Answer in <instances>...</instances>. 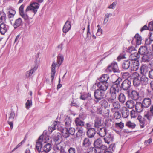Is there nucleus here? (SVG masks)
Here are the masks:
<instances>
[{
    "label": "nucleus",
    "instance_id": "nucleus-1",
    "mask_svg": "<svg viewBox=\"0 0 153 153\" xmlns=\"http://www.w3.org/2000/svg\"><path fill=\"white\" fill-rule=\"evenodd\" d=\"M63 59L64 58L63 56L61 55H59L57 57V63H56L54 62H53L52 63L51 66V78L52 81H53V79L56 73L55 70L56 67V66L57 67H59L62 62Z\"/></svg>",
    "mask_w": 153,
    "mask_h": 153
},
{
    "label": "nucleus",
    "instance_id": "nucleus-2",
    "mask_svg": "<svg viewBox=\"0 0 153 153\" xmlns=\"http://www.w3.org/2000/svg\"><path fill=\"white\" fill-rule=\"evenodd\" d=\"M44 138L45 140V142H48V140H49V137H46V135L44 136L43 135H41L38 139L36 143L35 150L36 152L41 151Z\"/></svg>",
    "mask_w": 153,
    "mask_h": 153
},
{
    "label": "nucleus",
    "instance_id": "nucleus-3",
    "mask_svg": "<svg viewBox=\"0 0 153 153\" xmlns=\"http://www.w3.org/2000/svg\"><path fill=\"white\" fill-rule=\"evenodd\" d=\"M96 86L98 87L99 89L105 92L108 87L109 84L108 82H105L99 81V82L95 83L92 88H95Z\"/></svg>",
    "mask_w": 153,
    "mask_h": 153
},
{
    "label": "nucleus",
    "instance_id": "nucleus-4",
    "mask_svg": "<svg viewBox=\"0 0 153 153\" xmlns=\"http://www.w3.org/2000/svg\"><path fill=\"white\" fill-rule=\"evenodd\" d=\"M40 4L37 2L30 3V5L27 7L25 10L26 12L29 11H32L34 13V15L36 14L39 9Z\"/></svg>",
    "mask_w": 153,
    "mask_h": 153
},
{
    "label": "nucleus",
    "instance_id": "nucleus-5",
    "mask_svg": "<svg viewBox=\"0 0 153 153\" xmlns=\"http://www.w3.org/2000/svg\"><path fill=\"white\" fill-rule=\"evenodd\" d=\"M105 94V91L99 88L95 90L94 92L95 98L97 100V102L103 98Z\"/></svg>",
    "mask_w": 153,
    "mask_h": 153
},
{
    "label": "nucleus",
    "instance_id": "nucleus-6",
    "mask_svg": "<svg viewBox=\"0 0 153 153\" xmlns=\"http://www.w3.org/2000/svg\"><path fill=\"white\" fill-rule=\"evenodd\" d=\"M107 72H117L119 71V69L117 63L114 62L111 63L108 66L107 69Z\"/></svg>",
    "mask_w": 153,
    "mask_h": 153
},
{
    "label": "nucleus",
    "instance_id": "nucleus-7",
    "mask_svg": "<svg viewBox=\"0 0 153 153\" xmlns=\"http://www.w3.org/2000/svg\"><path fill=\"white\" fill-rule=\"evenodd\" d=\"M131 86V81L128 79H126L121 84L120 88L124 91H127L129 89Z\"/></svg>",
    "mask_w": 153,
    "mask_h": 153
},
{
    "label": "nucleus",
    "instance_id": "nucleus-8",
    "mask_svg": "<svg viewBox=\"0 0 153 153\" xmlns=\"http://www.w3.org/2000/svg\"><path fill=\"white\" fill-rule=\"evenodd\" d=\"M144 116L150 122L153 117V104L150 106L149 110L145 112Z\"/></svg>",
    "mask_w": 153,
    "mask_h": 153
},
{
    "label": "nucleus",
    "instance_id": "nucleus-9",
    "mask_svg": "<svg viewBox=\"0 0 153 153\" xmlns=\"http://www.w3.org/2000/svg\"><path fill=\"white\" fill-rule=\"evenodd\" d=\"M128 96L131 99L135 100H137L139 98L140 96L138 92L135 90H131V92L129 91H128Z\"/></svg>",
    "mask_w": 153,
    "mask_h": 153
},
{
    "label": "nucleus",
    "instance_id": "nucleus-10",
    "mask_svg": "<svg viewBox=\"0 0 153 153\" xmlns=\"http://www.w3.org/2000/svg\"><path fill=\"white\" fill-rule=\"evenodd\" d=\"M142 38L138 33L136 34L133 39L131 43L132 44H136L137 45H139L141 44Z\"/></svg>",
    "mask_w": 153,
    "mask_h": 153
},
{
    "label": "nucleus",
    "instance_id": "nucleus-11",
    "mask_svg": "<svg viewBox=\"0 0 153 153\" xmlns=\"http://www.w3.org/2000/svg\"><path fill=\"white\" fill-rule=\"evenodd\" d=\"M133 75L135 76L134 78L133 85L135 87H138L141 85L140 79V75L137 72H135Z\"/></svg>",
    "mask_w": 153,
    "mask_h": 153
},
{
    "label": "nucleus",
    "instance_id": "nucleus-12",
    "mask_svg": "<svg viewBox=\"0 0 153 153\" xmlns=\"http://www.w3.org/2000/svg\"><path fill=\"white\" fill-rule=\"evenodd\" d=\"M71 21L70 19L66 21L62 28V31L64 33H66L71 29Z\"/></svg>",
    "mask_w": 153,
    "mask_h": 153
},
{
    "label": "nucleus",
    "instance_id": "nucleus-13",
    "mask_svg": "<svg viewBox=\"0 0 153 153\" xmlns=\"http://www.w3.org/2000/svg\"><path fill=\"white\" fill-rule=\"evenodd\" d=\"M108 102L111 103V105L113 107L111 110L113 111L114 110H117L120 108V105L119 102L117 101L114 100Z\"/></svg>",
    "mask_w": 153,
    "mask_h": 153
},
{
    "label": "nucleus",
    "instance_id": "nucleus-14",
    "mask_svg": "<svg viewBox=\"0 0 153 153\" xmlns=\"http://www.w3.org/2000/svg\"><path fill=\"white\" fill-rule=\"evenodd\" d=\"M139 122V124L141 128H143L147 124L145 119L140 115H139L137 118Z\"/></svg>",
    "mask_w": 153,
    "mask_h": 153
},
{
    "label": "nucleus",
    "instance_id": "nucleus-15",
    "mask_svg": "<svg viewBox=\"0 0 153 153\" xmlns=\"http://www.w3.org/2000/svg\"><path fill=\"white\" fill-rule=\"evenodd\" d=\"M141 57L142 61L144 62H149L152 59V55L148 53L142 55Z\"/></svg>",
    "mask_w": 153,
    "mask_h": 153
},
{
    "label": "nucleus",
    "instance_id": "nucleus-16",
    "mask_svg": "<svg viewBox=\"0 0 153 153\" xmlns=\"http://www.w3.org/2000/svg\"><path fill=\"white\" fill-rule=\"evenodd\" d=\"M9 29V26L5 23H2L0 25V32L2 35H4Z\"/></svg>",
    "mask_w": 153,
    "mask_h": 153
},
{
    "label": "nucleus",
    "instance_id": "nucleus-17",
    "mask_svg": "<svg viewBox=\"0 0 153 153\" xmlns=\"http://www.w3.org/2000/svg\"><path fill=\"white\" fill-rule=\"evenodd\" d=\"M142 103L144 108H148L151 104V99L149 98H145L143 100Z\"/></svg>",
    "mask_w": 153,
    "mask_h": 153
},
{
    "label": "nucleus",
    "instance_id": "nucleus-18",
    "mask_svg": "<svg viewBox=\"0 0 153 153\" xmlns=\"http://www.w3.org/2000/svg\"><path fill=\"white\" fill-rule=\"evenodd\" d=\"M136 111L139 113L142 112L144 108L143 104L140 102H137L135 104L134 106Z\"/></svg>",
    "mask_w": 153,
    "mask_h": 153
},
{
    "label": "nucleus",
    "instance_id": "nucleus-19",
    "mask_svg": "<svg viewBox=\"0 0 153 153\" xmlns=\"http://www.w3.org/2000/svg\"><path fill=\"white\" fill-rule=\"evenodd\" d=\"M113 134H109L104 138V139L105 142L108 144L113 141Z\"/></svg>",
    "mask_w": 153,
    "mask_h": 153
},
{
    "label": "nucleus",
    "instance_id": "nucleus-20",
    "mask_svg": "<svg viewBox=\"0 0 153 153\" xmlns=\"http://www.w3.org/2000/svg\"><path fill=\"white\" fill-rule=\"evenodd\" d=\"M74 122L77 128L82 127L84 126L85 122L79 117L76 118Z\"/></svg>",
    "mask_w": 153,
    "mask_h": 153
},
{
    "label": "nucleus",
    "instance_id": "nucleus-21",
    "mask_svg": "<svg viewBox=\"0 0 153 153\" xmlns=\"http://www.w3.org/2000/svg\"><path fill=\"white\" fill-rule=\"evenodd\" d=\"M141 85L145 86L147 85L149 82V78L145 75H143L140 78Z\"/></svg>",
    "mask_w": 153,
    "mask_h": 153
},
{
    "label": "nucleus",
    "instance_id": "nucleus-22",
    "mask_svg": "<svg viewBox=\"0 0 153 153\" xmlns=\"http://www.w3.org/2000/svg\"><path fill=\"white\" fill-rule=\"evenodd\" d=\"M132 64L130 65L132 71H135L139 68V62L138 61H131Z\"/></svg>",
    "mask_w": 153,
    "mask_h": 153
},
{
    "label": "nucleus",
    "instance_id": "nucleus-23",
    "mask_svg": "<svg viewBox=\"0 0 153 153\" xmlns=\"http://www.w3.org/2000/svg\"><path fill=\"white\" fill-rule=\"evenodd\" d=\"M121 113L123 117L124 118H126L129 115V111L127 108L124 107L122 108Z\"/></svg>",
    "mask_w": 153,
    "mask_h": 153
},
{
    "label": "nucleus",
    "instance_id": "nucleus-24",
    "mask_svg": "<svg viewBox=\"0 0 153 153\" xmlns=\"http://www.w3.org/2000/svg\"><path fill=\"white\" fill-rule=\"evenodd\" d=\"M140 57L139 54L136 52L131 53L130 55V59L131 61H137Z\"/></svg>",
    "mask_w": 153,
    "mask_h": 153
},
{
    "label": "nucleus",
    "instance_id": "nucleus-25",
    "mask_svg": "<svg viewBox=\"0 0 153 153\" xmlns=\"http://www.w3.org/2000/svg\"><path fill=\"white\" fill-rule=\"evenodd\" d=\"M149 67L146 65H143L140 68L141 73L144 75L149 71Z\"/></svg>",
    "mask_w": 153,
    "mask_h": 153
},
{
    "label": "nucleus",
    "instance_id": "nucleus-26",
    "mask_svg": "<svg viewBox=\"0 0 153 153\" xmlns=\"http://www.w3.org/2000/svg\"><path fill=\"white\" fill-rule=\"evenodd\" d=\"M96 132L94 128H91L87 131V134L88 137L92 138L94 137Z\"/></svg>",
    "mask_w": 153,
    "mask_h": 153
},
{
    "label": "nucleus",
    "instance_id": "nucleus-27",
    "mask_svg": "<svg viewBox=\"0 0 153 153\" xmlns=\"http://www.w3.org/2000/svg\"><path fill=\"white\" fill-rule=\"evenodd\" d=\"M131 61L127 60L124 61L122 64V68L124 70L128 69L130 66Z\"/></svg>",
    "mask_w": 153,
    "mask_h": 153
},
{
    "label": "nucleus",
    "instance_id": "nucleus-28",
    "mask_svg": "<svg viewBox=\"0 0 153 153\" xmlns=\"http://www.w3.org/2000/svg\"><path fill=\"white\" fill-rule=\"evenodd\" d=\"M138 52L139 54H140L141 55L148 53L147 52V48L145 46H141L139 48Z\"/></svg>",
    "mask_w": 153,
    "mask_h": 153
},
{
    "label": "nucleus",
    "instance_id": "nucleus-29",
    "mask_svg": "<svg viewBox=\"0 0 153 153\" xmlns=\"http://www.w3.org/2000/svg\"><path fill=\"white\" fill-rule=\"evenodd\" d=\"M109 78V76L108 74H104L99 78V80L101 82H108V81Z\"/></svg>",
    "mask_w": 153,
    "mask_h": 153
},
{
    "label": "nucleus",
    "instance_id": "nucleus-30",
    "mask_svg": "<svg viewBox=\"0 0 153 153\" xmlns=\"http://www.w3.org/2000/svg\"><path fill=\"white\" fill-rule=\"evenodd\" d=\"M6 16L5 13L3 11H0V23H4L6 22Z\"/></svg>",
    "mask_w": 153,
    "mask_h": 153
},
{
    "label": "nucleus",
    "instance_id": "nucleus-31",
    "mask_svg": "<svg viewBox=\"0 0 153 153\" xmlns=\"http://www.w3.org/2000/svg\"><path fill=\"white\" fill-rule=\"evenodd\" d=\"M94 127L97 128H99L102 125L101 119L100 118L97 117L94 121Z\"/></svg>",
    "mask_w": 153,
    "mask_h": 153
},
{
    "label": "nucleus",
    "instance_id": "nucleus-32",
    "mask_svg": "<svg viewBox=\"0 0 153 153\" xmlns=\"http://www.w3.org/2000/svg\"><path fill=\"white\" fill-rule=\"evenodd\" d=\"M135 104V102L131 100H128L126 103V106L129 108H133L134 107Z\"/></svg>",
    "mask_w": 153,
    "mask_h": 153
},
{
    "label": "nucleus",
    "instance_id": "nucleus-33",
    "mask_svg": "<svg viewBox=\"0 0 153 153\" xmlns=\"http://www.w3.org/2000/svg\"><path fill=\"white\" fill-rule=\"evenodd\" d=\"M22 24V20L21 18H19L15 20L13 25L15 28H16L20 26Z\"/></svg>",
    "mask_w": 153,
    "mask_h": 153
},
{
    "label": "nucleus",
    "instance_id": "nucleus-34",
    "mask_svg": "<svg viewBox=\"0 0 153 153\" xmlns=\"http://www.w3.org/2000/svg\"><path fill=\"white\" fill-rule=\"evenodd\" d=\"M118 99L119 101L123 104L125 102L126 97L124 94L120 93L118 95Z\"/></svg>",
    "mask_w": 153,
    "mask_h": 153
},
{
    "label": "nucleus",
    "instance_id": "nucleus-35",
    "mask_svg": "<svg viewBox=\"0 0 153 153\" xmlns=\"http://www.w3.org/2000/svg\"><path fill=\"white\" fill-rule=\"evenodd\" d=\"M61 135L59 133L56 134L53 137V140L55 143H61Z\"/></svg>",
    "mask_w": 153,
    "mask_h": 153
},
{
    "label": "nucleus",
    "instance_id": "nucleus-36",
    "mask_svg": "<svg viewBox=\"0 0 153 153\" xmlns=\"http://www.w3.org/2000/svg\"><path fill=\"white\" fill-rule=\"evenodd\" d=\"M52 148L51 144L48 143L44 145L42 148V149L44 152H45L47 153L51 150Z\"/></svg>",
    "mask_w": 153,
    "mask_h": 153
},
{
    "label": "nucleus",
    "instance_id": "nucleus-37",
    "mask_svg": "<svg viewBox=\"0 0 153 153\" xmlns=\"http://www.w3.org/2000/svg\"><path fill=\"white\" fill-rule=\"evenodd\" d=\"M66 130L67 128H62L61 130L62 137L65 138H68L70 135L68 131Z\"/></svg>",
    "mask_w": 153,
    "mask_h": 153
},
{
    "label": "nucleus",
    "instance_id": "nucleus-38",
    "mask_svg": "<svg viewBox=\"0 0 153 153\" xmlns=\"http://www.w3.org/2000/svg\"><path fill=\"white\" fill-rule=\"evenodd\" d=\"M97 133L101 137L105 136L106 134V128L105 127L100 128L99 131L98 132H97Z\"/></svg>",
    "mask_w": 153,
    "mask_h": 153
},
{
    "label": "nucleus",
    "instance_id": "nucleus-39",
    "mask_svg": "<svg viewBox=\"0 0 153 153\" xmlns=\"http://www.w3.org/2000/svg\"><path fill=\"white\" fill-rule=\"evenodd\" d=\"M78 131L76 133V135L77 137H80L84 134V132L83 131V129L82 127L77 128Z\"/></svg>",
    "mask_w": 153,
    "mask_h": 153
},
{
    "label": "nucleus",
    "instance_id": "nucleus-40",
    "mask_svg": "<svg viewBox=\"0 0 153 153\" xmlns=\"http://www.w3.org/2000/svg\"><path fill=\"white\" fill-rule=\"evenodd\" d=\"M64 147L62 146L60 143H55V144L54 145L53 149L55 151H57L61 150Z\"/></svg>",
    "mask_w": 153,
    "mask_h": 153
},
{
    "label": "nucleus",
    "instance_id": "nucleus-41",
    "mask_svg": "<svg viewBox=\"0 0 153 153\" xmlns=\"http://www.w3.org/2000/svg\"><path fill=\"white\" fill-rule=\"evenodd\" d=\"M100 105L102 108H106L108 106V102L105 99H104L100 102Z\"/></svg>",
    "mask_w": 153,
    "mask_h": 153
},
{
    "label": "nucleus",
    "instance_id": "nucleus-42",
    "mask_svg": "<svg viewBox=\"0 0 153 153\" xmlns=\"http://www.w3.org/2000/svg\"><path fill=\"white\" fill-rule=\"evenodd\" d=\"M80 99L83 100H88L91 99V94L89 93L84 94L81 95Z\"/></svg>",
    "mask_w": 153,
    "mask_h": 153
},
{
    "label": "nucleus",
    "instance_id": "nucleus-43",
    "mask_svg": "<svg viewBox=\"0 0 153 153\" xmlns=\"http://www.w3.org/2000/svg\"><path fill=\"white\" fill-rule=\"evenodd\" d=\"M122 79L120 78H118L117 79L114 83V85L113 87H114L115 88H120L121 85H120V83L122 82Z\"/></svg>",
    "mask_w": 153,
    "mask_h": 153
},
{
    "label": "nucleus",
    "instance_id": "nucleus-44",
    "mask_svg": "<svg viewBox=\"0 0 153 153\" xmlns=\"http://www.w3.org/2000/svg\"><path fill=\"white\" fill-rule=\"evenodd\" d=\"M65 122L66 128H69L70 127L71 121L69 117L67 116L66 117L65 120Z\"/></svg>",
    "mask_w": 153,
    "mask_h": 153
},
{
    "label": "nucleus",
    "instance_id": "nucleus-45",
    "mask_svg": "<svg viewBox=\"0 0 153 153\" xmlns=\"http://www.w3.org/2000/svg\"><path fill=\"white\" fill-rule=\"evenodd\" d=\"M91 144V142L90 141L89 139L88 138L84 139L83 141L82 145L83 146L85 147L89 146Z\"/></svg>",
    "mask_w": 153,
    "mask_h": 153
},
{
    "label": "nucleus",
    "instance_id": "nucleus-46",
    "mask_svg": "<svg viewBox=\"0 0 153 153\" xmlns=\"http://www.w3.org/2000/svg\"><path fill=\"white\" fill-rule=\"evenodd\" d=\"M102 141L100 139H98L94 143V145L96 148H99L102 144Z\"/></svg>",
    "mask_w": 153,
    "mask_h": 153
},
{
    "label": "nucleus",
    "instance_id": "nucleus-47",
    "mask_svg": "<svg viewBox=\"0 0 153 153\" xmlns=\"http://www.w3.org/2000/svg\"><path fill=\"white\" fill-rule=\"evenodd\" d=\"M15 11L12 9L9 10L8 14V16L9 18L10 19L13 18L16 14Z\"/></svg>",
    "mask_w": 153,
    "mask_h": 153
},
{
    "label": "nucleus",
    "instance_id": "nucleus-48",
    "mask_svg": "<svg viewBox=\"0 0 153 153\" xmlns=\"http://www.w3.org/2000/svg\"><path fill=\"white\" fill-rule=\"evenodd\" d=\"M117 95L110 92V97L108 99V102L116 100L115 99L116 98Z\"/></svg>",
    "mask_w": 153,
    "mask_h": 153
},
{
    "label": "nucleus",
    "instance_id": "nucleus-49",
    "mask_svg": "<svg viewBox=\"0 0 153 153\" xmlns=\"http://www.w3.org/2000/svg\"><path fill=\"white\" fill-rule=\"evenodd\" d=\"M126 125L128 128L132 129L134 128L136 126V124L134 123L128 121L126 123Z\"/></svg>",
    "mask_w": 153,
    "mask_h": 153
},
{
    "label": "nucleus",
    "instance_id": "nucleus-50",
    "mask_svg": "<svg viewBox=\"0 0 153 153\" xmlns=\"http://www.w3.org/2000/svg\"><path fill=\"white\" fill-rule=\"evenodd\" d=\"M119 91V88L114 87H111V88L110 92L117 95Z\"/></svg>",
    "mask_w": 153,
    "mask_h": 153
},
{
    "label": "nucleus",
    "instance_id": "nucleus-51",
    "mask_svg": "<svg viewBox=\"0 0 153 153\" xmlns=\"http://www.w3.org/2000/svg\"><path fill=\"white\" fill-rule=\"evenodd\" d=\"M67 128V130L68 131V132L70 135H73L75 131V129L72 127H69V128Z\"/></svg>",
    "mask_w": 153,
    "mask_h": 153
},
{
    "label": "nucleus",
    "instance_id": "nucleus-52",
    "mask_svg": "<svg viewBox=\"0 0 153 153\" xmlns=\"http://www.w3.org/2000/svg\"><path fill=\"white\" fill-rule=\"evenodd\" d=\"M87 153H97V150L95 148L90 147L87 149Z\"/></svg>",
    "mask_w": 153,
    "mask_h": 153
},
{
    "label": "nucleus",
    "instance_id": "nucleus-53",
    "mask_svg": "<svg viewBox=\"0 0 153 153\" xmlns=\"http://www.w3.org/2000/svg\"><path fill=\"white\" fill-rule=\"evenodd\" d=\"M15 117V113L14 111L13 110H11L10 114L9 117L8 118L9 120L13 121L14 118Z\"/></svg>",
    "mask_w": 153,
    "mask_h": 153
},
{
    "label": "nucleus",
    "instance_id": "nucleus-54",
    "mask_svg": "<svg viewBox=\"0 0 153 153\" xmlns=\"http://www.w3.org/2000/svg\"><path fill=\"white\" fill-rule=\"evenodd\" d=\"M112 14L111 13H106L105 16V18L104 19V21L103 22L104 23L106 24L107 22L108 21V18L109 17H111L112 16Z\"/></svg>",
    "mask_w": 153,
    "mask_h": 153
},
{
    "label": "nucleus",
    "instance_id": "nucleus-55",
    "mask_svg": "<svg viewBox=\"0 0 153 153\" xmlns=\"http://www.w3.org/2000/svg\"><path fill=\"white\" fill-rule=\"evenodd\" d=\"M136 50L134 47H130L128 48L127 51L129 53H132L136 51Z\"/></svg>",
    "mask_w": 153,
    "mask_h": 153
},
{
    "label": "nucleus",
    "instance_id": "nucleus-56",
    "mask_svg": "<svg viewBox=\"0 0 153 153\" xmlns=\"http://www.w3.org/2000/svg\"><path fill=\"white\" fill-rule=\"evenodd\" d=\"M137 111H135L134 110H132L130 113L131 117L132 118H135L137 116L138 113Z\"/></svg>",
    "mask_w": 153,
    "mask_h": 153
},
{
    "label": "nucleus",
    "instance_id": "nucleus-57",
    "mask_svg": "<svg viewBox=\"0 0 153 153\" xmlns=\"http://www.w3.org/2000/svg\"><path fill=\"white\" fill-rule=\"evenodd\" d=\"M32 19V18H30L29 19L25 21V27H27V26H29V27H30V25L32 22V21L31 20Z\"/></svg>",
    "mask_w": 153,
    "mask_h": 153
},
{
    "label": "nucleus",
    "instance_id": "nucleus-58",
    "mask_svg": "<svg viewBox=\"0 0 153 153\" xmlns=\"http://www.w3.org/2000/svg\"><path fill=\"white\" fill-rule=\"evenodd\" d=\"M90 22H88L87 31V38H91V33L90 32Z\"/></svg>",
    "mask_w": 153,
    "mask_h": 153
},
{
    "label": "nucleus",
    "instance_id": "nucleus-59",
    "mask_svg": "<svg viewBox=\"0 0 153 153\" xmlns=\"http://www.w3.org/2000/svg\"><path fill=\"white\" fill-rule=\"evenodd\" d=\"M32 101L28 100L25 104V106L27 109H29L32 106Z\"/></svg>",
    "mask_w": 153,
    "mask_h": 153
},
{
    "label": "nucleus",
    "instance_id": "nucleus-60",
    "mask_svg": "<svg viewBox=\"0 0 153 153\" xmlns=\"http://www.w3.org/2000/svg\"><path fill=\"white\" fill-rule=\"evenodd\" d=\"M147 94L153 100V90H150L149 89L147 90Z\"/></svg>",
    "mask_w": 153,
    "mask_h": 153
},
{
    "label": "nucleus",
    "instance_id": "nucleus-61",
    "mask_svg": "<svg viewBox=\"0 0 153 153\" xmlns=\"http://www.w3.org/2000/svg\"><path fill=\"white\" fill-rule=\"evenodd\" d=\"M114 117L115 118L119 119L121 117V114L119 111H116L114 114Z\"/></svg>",
    "mask_w": 153,
    "mask_h": 153
},
{
    "label": "nucleus",
    "instance_id": "nucleus-62",
    "mask_svg": "<svg viewBox=\"0 0 153 153\" xmlns=\"http://www.w3.org/2000/svg\"><path fill=\"white\" fill-rule=\"evenodd\" d=\"M20 15L22 16V17L24 19L25 21L27 20V19H29L30 18L28 16L27 14L25 13H24L21 14H20Z\"/></svg>",
    "mask_w": 153,
    "mask_h": 153
},
{
    "label": "nucleus",
    "instance_id": "nucleus-63",
    "mask_svg": "<svg viewBox=\"0 0 153 153\" xmlns=\"http://www.w3.org/2000/svg\"><path fill=\"white\" fill-rule=\"evenodd\" d=\"M148 30L151 31H153V22H150L148 25Z\"/></svg>",
    "mask_w": 153,
    "mask_h": 153
},
{
    "label": "nucleus",
    "instance_id": "nucleus-64",
    "mask_svg": "<svg viewBox=\"0 0 153 153\" xmlns=\"http://www.w3.org/2000/svg\"><path fill=\"white\" fill-rule=\"evenodd\" d=\"M148 76L150 79H153V69H151L149 71Z\"/></svg>",
    "mask_w": 153,
    "mask_h": 153
}]
</instances>
